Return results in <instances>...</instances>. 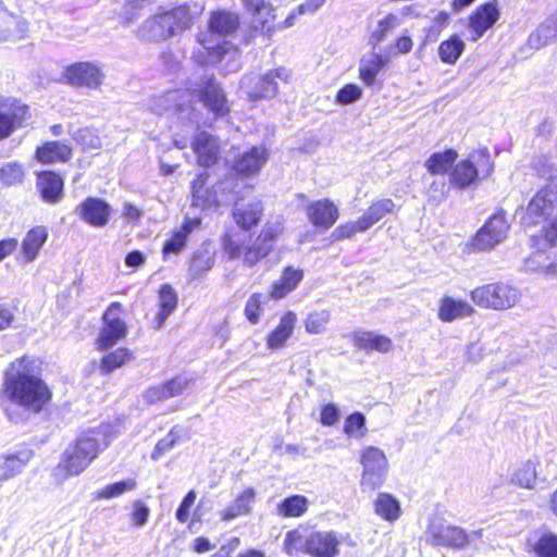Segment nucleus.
Returning a JSON list of instances; mask_svg holds the SVG:
<instances>
[{
    "mask_svg": "<svg viewBox=\"0 0 557 557\" xmlns=\"http://www.w3.org/2000/svg\"><path fill=\"white\" fill-rule=\"evenodd\" d=\"M51 392L41 379V361L24 356L15 359L4 372L2 397L8 403L5 412L11 420L18 414L12 409L16 406L24 412L39 413L51 399Z\"/></svg>",
    "mask_w": 557,
    "mask_h": 557,
    "instance_id": "1",
    "label": "nucleus"
},
{
    "mask_svg": "<svg viewBox=\"0 0 557 557\" xmlns=\"http://www.w3.org/2000/svg\"><path fill=\"white\" fill-rule=\"evenodd\" d=\"M239 25L238 16L226 11H218L211 15L209 30L198 34L197 40L207 53L202 51L195 52V59L202 65L216 64L224 54L230 52V42L222 40L214 44L213 36H225L232 34Z\"/></svg>",
    "mask_w": 557,
    "mask_h": 557,
    "instance_id": "2",
    "label": "nucleus"
},
{
    "mask_svg": "<svg viewBox=\"0 0 557 557\" xmlns=\"http://www.w3.org/2000/svg\"><path fill=\"white\" fill-rule=\"evenodd\" d=\"M106 446L107 442L100 443L94 432L85 433L65 449L58 469L63 470L65 476L78 475Z\"/></svg>",
    "mask_w": 557,
    "mask_h": 557,
    "instance_id": "3",
    "label": "nucleus"
},
{
    "mask_svg": "<svg viewBox=\"0 0 557 557\" xmlns=\"http://www.w3.org/2000/svg\"><path fill=\"white\" fill-rule=\"evenodd\" d=\"M494 171V162L487 148L471 152L458 162L450 174V183L458 188L471 186L481 176L485 178Z\"/></svg>",
    "mask_w": 557,
    "mask_h": 557,
    "instance_id": "4",
    "label": "nucleus"
},
{
    "mask_svg": "<svg viewBox=\"0 0 557 557\" xmlns=\"http://www.w3.org/2000/svg\"><path fill=\"white\" fill-rule=\"evenodd\" d=\"M472 301L485 309L507 310L520 300V290L508 283H490L476 287L470 294Z\"/></svg>",
    "mask_w": 557,
    "mask_h": 557,
    "instance_id": "5",
    "label": "nucleus"
},
{
    "mask_svg": "<svg viewBox=\"0 0 557 557\" xmlns=\"http://www.w3.org/2000/svg\"><path fill=\"white\" fill-rule=\"evenodd\" d=\"M290 72L285 67L269 71L263 75H246L240 81V91L249 100L272 99L278 91L280 83L287 84Z\"/></svg>",
    "mask_w": 557,
    "mask_h": 557,
    "instance_id": "6",
    "label": "nucleus"
},
{
    "mask_svg": "<svg viewBox=\"0 0 557 557\" xmlns=\"http://www.w3.org/2000/svg\"><path fill=\"white\" fill-rule=\"evenodd\" d=\"M557 207V183L549 182L531 198L521 216V224L529 228L543 224L553 216Z\"/></svg>",
    "mask_w": 557,
    "mask_h": 557,
    "instance_id": "7",
    "label": "nucleus"
},
{
    "mask_svg": "<svg viewBox=\"0 0 557 557\" xmlns=\"http://www.w3.org/2000/svg\"><path fill=\"white\" fill-rule=\"evenodd\" d=\"M190 97L198 100L215 117L230 113V103L220 83L213 76H205L190 90Z\"/></svg>",
    "mask_w": 557,
    "mask_h": 557,
    "instance_id": "8",
    "label": "nucleus"
},
{
    "mask_svg": "<svg viewBox=\"0 0 557 557\" xmlns=\"http://www.w3.org/2000/svg\"><path fill=\"white\" fill-rule=\"evenodd\" d=\"M509 228L506 211L498 209L472 237V249L486 251L495 248L506 239Z\"/></svg>",
    "mask_w": 557,
    "mask_h": 557,
    "instance_id": "9",
    "label": "nucleus"
},
{
    "mask_svg": "<svg viewBox=\"0 0 557 557\" xmlns=\"http://www.w3.org/2000/svg\"><path fill=\"white\" fill-rule=\"evenodd\" d=\"M205 7L199 2H187L161 13L168 38L189 29L203 13Z\"/></svg>",
    "mask_w": 557,
    "mask_h": 557,
    "instance_id": "10",
    "label": "nucleus"
},
{
    "mask_svg": "<svg viewBox=\"0 0 557 557\" xmlns=\"http://www.w3.org/2000/svg\"><path fill=\"white\" fill-rule=\"evenodd\" d=\"M122 305L112 302L102 317V327L97 338V347L99 350H106L114 346L119 341L127 334V325L121 318Z\"/></svg>",
    "mask_w": 557,
    "mask_h": 557,
    "instance_id": "11",
    "label": "nucleus"
},
{
    "mask_svg": "<svg viewBox=\"0 0 557 557\" xmlns=\"http://www.w3.org/2000/svg\"><path fill=\"white\" fill-rule=\"evenodd\" d=\"M361 465L363 467L361 486L368 491L380 487L387 469V459L383 450L373 446L364 448L361 454Z\"/></svg>",
    "mask_w": 557,
    "mask_h": 557,
    "instance_id": "12",
    "label": "nucleus"
},
{
    "mask_svg": "<svg viewBox=\"0 0 557 557\" xmlns=\"http://www.w3.org/2000/svg\"><path fill=\"white\" fill-rule=\"evenodd\" d=\"M64 77L72 86L92 89L102 84L104 74L95 63L79 62L69 66Z\"/></svg>",
    "mask_w": 557,
    "mask_h": 557,
    "instance_id": "13",
    "label": "nucleus"
},
{
    "mask_svg": "<svg viewBox=\"0 0 557 557\" xmlns=\"http://www.w3.org/2000/svg\"><path fill=\"white\" fill-rule=\"evenodd\" d=\"M111 212L109 203L95 197L86 198L75 209V214L94 227L106 226L110 220Z\"/></svg>",
    "mask_w": 557,
    "mask_h": 557,
    "instance_id": "14",
    "label": "nucleus"
},
{
    "mask_svg": "<svg viewBox=\"0 0 557 557\" xmlns=\"http://www.w3.org/2000/svg\"><path fill=\"white\" fill-rule=\"evenodd\" d=\"M524 261V268L528 272L539 273L545 276L557 275V250L555 247L536 246Z\"/></svg>",
    "mask_w": 557,
    "mask_h": 557,
    "instance_id": "15",
    "label": "nucleus"
},
{
    "mask_svg": "<svg viewBox=\"0 0 557 557\" xmlns=\"http://www.w3.org/2000/svg\"><path fill=\"white\" fill-rule=\"evenodd\" d=\"M245 8L251 15V26L265 36H271L275 29L274 8L264 0H252V3H245Z\"/></svg>",
    "mask_w": 557,
    "mask_h": 557,
    "instance_id": "16",
    "label": "nucleus"
},
{
    "mask_svg": "<svg viewBox=\"0 0 557 557\" xmlns=\"http://www.w3.org/2000/svg\"><path fill=\"white\" fill-rule=\"evenodd\" d=\"M310 223L321 230H329L338 219V209L330 199H321L309 203L306 208Z\"/></svg>",
    "mask_w": 557,
    "mask_h": 557,
    "instance_id": "17",
    "label": "nucleus"
},
{
    "mask_svg": "<svg viewBox=\"0 0 557 557\" xmlns=\"http://www.w3.org/2000/svg\"><path fill=\"white\" fill-rule=\"evenodd\" d=\"M193 149L198 157V162L202 166H210L214 164L221 152L220 143L215 136L208 132H199L194 141Z\"/></svg>",
    "mask_w": 557,
    "mask_h": 557,
    "instance_id": "18",
    "label": "nucleus"
},
{
    "mask_svg": "<svg viewBox=\"0 0 557 557\" xmlns=\"http://www.w3.org/2000/svg\"><path fill=\"white\" fill-rule=\"evenodd\" d=\"M29 117L28 107L17 101L0 111V140L9 137Z\"/></svg>",
    "mask_w": 557,
    "mask_h": 557,
    "instance_id": "19",
    "label": "nucleus"
},
{
    "mask_svg": "<svg viewBox=\"0 0 557 557\" xmlns=\"http://www.w3.org/2000/svg\"><path fill=\"white\" fill-rule=\"evenodd\" d=\"M268 157V150L264 147H252L238 157L233 169L242 176L256 175L265 164Z\"/></svg>",
    "mask_w": 557,
    "mask_h": 557,
    "instance_id": "20",
    "label": "nucleus"
},
{
    "mask_svg": "<svg viewBox=\"0 0 557 557\" xmlns=\"http://www.w3.org/2000/svg\"><path fill=\"white\" fill-rule=\"evenodd\" d=\"M351 342L356 348L368 352L387 354L394 347L393 341L388 336L364 330L355 331L351 334Z\"/></svg>",
    "mask_w": 557,
    "mask_h": 557,
    "instance_id": "21",
    "label": "nucleus"
},
{
    "mask_svg": "<svg viewBox=\"0 0 557 557\" xmlns=\"http://www.w3.org/2000/svg\"><path fill=\"white\" fill-rule=\"evenodd\" d=\"M339 543L334 532H312L309 534L308 554L312 557H336Z\"/></svg>",
    "mask_w": 557,
    "mask_h": 557,
    "instance_id": "22",
    "label": "nucleus"
},
{
    "mask_svg": "<svg viewBox=\"0 0 557 557\" xmlns=\"http://www.w3.org/2000/svg\"><path fill=\"white\" fill-rule=\"evenodd\" d=\"M263 214V205L261 200L253 199L249 202L237 201L233 207V218L238 226L244 230H250L256 226Z\"/></svg>",
    "mask_w": 557,
    "mask_h": 557,
    "instance_id": "23",
    "label": "nucleus"
},
{
    "mask_svg": "<svg viewBox=\"0 0 557 557\" xmlns=\"http://www.w3.org/2000/svg\"><path fill=\"white\" fill-rule=\"evenodd\" d=\"M433 545L465 547L468 544V534L459 527L437 525L430 529Z\"/></svg>",
    "mask_w": 557,
    "mask_h": 557,
    "instance_id": "24",
    "label": "nucleus"
},
{
    "mask_svg": "<svg viewBox=\"0 0 557 557\" xmlns=\"http://www.w3.org/2000/svg\"><path fill=\"white\" fill-rule=\"evenodd\" d=\"M391 62V54L381 53L372 48L360 61L359 77L367 85L372 86L380 71Z\"/></svg>",
    "mask_w": 557,
    "mask_h": 557,
    "instance_id": "25",
    "label": "nucleus"
},
{
    "mask_svg": "<svg viewBox=\"0 0 557 557\" xmlns=\"http://www.w3.org/2000/svg\"><path fill=\"white\" fill-rule=\"evenodd\" d=\"M36 186L42 200L48 203H57L63 197V180L54 172L39 173Z\"/></svg>",
    "mask_w": 557,
    "mask_h": 557,
    "instance_id": "26",
    "label": "nucleus"
},
{
    "mask_svg": "<svg viewBox=\"0 0 557 557\" xmlns=\"http://www.w3.org/2000/svg\"><path fill=\"white\" fill-rule=\"evenodd\" d=\"M499 17V10L495 2L486 3L478 8L475 13L470 17L469 26L474 32L473 40L481 37L488 28H491Z\"/></svg>",
    "mask_w": 557,
    "mask_h": 557,
    "instance_id": "27",
    "label": "nucleus"
},
{
    "mask_svg": "<svg viewBox=\"0 0 557 557\" xmlns=\"http://www.w3.org/2000/svg\"><path fill=\"white\" fill-rule=\"evenodd\" d=\"M302 277V270L293 267L285 268L280 280L271 285L270 297L276 300L284 298L298 286Z\"/></svg>",
    "mask_w": 557,
    "mask_h": 557,
    "instance_id": "28",
    "label": "nucleus"
},
{
    "mask_svg": "<svg viewBox=\"0 0 557 557\" xmlns=\"http://www.w3.org/2000/svg\"><path fill=\"white\" fill-rule=\"evenodd\" d=\"M255 490L248 487L244 490L227 507L221 512L222 521H231L240 516H246L251 511V505L255 502Z\"/></svg>",
    "mask_w": 557,
    "mask_h": 557,
    "instance_id": "29",
    "label": "nucleus"
},
{
    "mask_svg": "<svg viewBox=\"0 0 557 557\" xmlns=\"http://www.w3.org/2000/svg\"><path fill=\"white\" fill-rule=\"evenodd\" d=\"M297 322V315L293 311L285 312L278 325L269 334L267 344L271 349H277L284 346L292 336Z\"/></svg>",
    "mask_w": 557,
    "mask_h": 557,
    "instance_id": "30",
    "label": "nucleus"
},
{
    "mask_svg": "<svg viewBox=\"0 0 557 557\" xmlns=\"http://www.w3.org/2000/svg\"><path fill=\"white\" fill-rule=\"evenodd\" d=\"M178 298L172 286L164 284L159 290V310L153 320V327L160 330L165 320L174 312L177 307Z\"/></svg>",
    "mask_w": 557,
    "mask_h": 557,
    "instance_id": "31",
    "label": "nucleus"
},
{
    "mask_svg": "<svg viewBox=\"0 0 557 557\" xmlns=\"http://www.w3.org/2000/svg\"><path fill=\"white\" fill-rule=\"evenodd\" d=\"M47 237L48 233L44 226H36L32 228L23 239L22 251L20 255L21 260L25 263L34 261L46 243Z\"/></svg>",
    "mask_w": 557,
    "mask_h": 557,
    "instance_id": "32",
    "label": "nucleus"
},
{
    "mask_svg": "<svg viewBox=\"0 0 557 557\" xmlns=\"http://www.w3.org/2000/svg\"><path fill=\"white\" fill-rule=\"evenodd\" d=\"M474 313V308L465 300L444 297L441 300L438 318L443 322H453L456 319L467 318Z\"/></svg>",
    "mask_w": 557,
    "mask_h": 557,
    "instance_id": "33",
    "label": "nucleus"
},
{
    "mask_svg": "<svg viewBox=\"0 0 557 557\" xmlns=\"http://www.w3.org/2000/svg\"><path fill=\"white\" fill-rule=\"evenodd\" d=\"M30 458L32 453L29 450L0 456V483L21 473Z\"/></svg>",
    "mask_w": 557,
    "mask_h": 557,
    "instance_id": "34",
    "label": "nucleus"
},
{
    "mask_svg": "<svg viewBox=\"0 0 557 557\" xmlns=\"http://www.w3.org/2000/svg\"><path fill=\"white\" fill-rule=\"evenodd\" d=\"M200 225L198 218L187 219L178 231H175L172 237L165 242L162 252L164 256L169 253L181 252L185 245L188 235Z\"/></svg>",
    "mask_w": 557,
    "mask_h": 557,
    "instance_id": "35",
    "label": "nucleus"
},
{
    "mask_svg": "<svg viewBox=\"0 0 557 557\" xmlns=\"http://www.w3.org/2000/svg\"><path fill=\"white\" fill-rule=\"evenodd\" d=\"M38 161L44 163L65 162L72 157V149L61 141H48L36 151Z\"/></svg>",
    "mask_w": 557,
    "mask_h": 557,
    "instance_id": "36",
    "label": "nucleus"
},
{
    "mask_svg": "<svg viewBox=\"0 0 557 557\" xmlns=\"http://www.w3.org/2000/svg\"><path fill=\"white\" fill-rule=\"evenodd\" d=\"M401 18L396 13H388L384 17L380 18L375 25L371 28L369 35V45L372 48H376L394 29L399 27Z\"/></svg>",
    "mask_w": 557,
    "mask_h": 557,
    "instance_id": "37",
    "label": "nucleus"
},
{
    "mask_svg": "<svg viewBox=\"0 0 557 557\" xmlns=\"http://www.w3.org/2000/svg\"><path fill=\"white\" fill-rule=\"evenodd\" d=\"M395 203L391 199H381L372 203L361 216V228H370L386 214L393 213Z\"/></svg>",
    "mask_w": 557,
    "mask_h": 557,
    "instance_id": "38",
    "label": "nucleus"
},
{
    "mask_svg": "<svg viewBox=\"0 0 557 557\" xmlns=\"http://www.w3.org/2000/svg\"><path fill=\"white\" fill-rule=\"evenodd\" d=\"M536 479V465L529 460L515 469L510 476V482L521 488L532 490L535 487Z\"/></svg>",
    "mask_w": 557,
    "mask_h": 557,
    "instance_id": "39",
    "label": "nucleus"
},
{
    "mask_svg": "<svg viewBox=\"0 0 557 557\" xmlns=\"http://www.w3.org/2000/svg\"><path fill=\"white\" fill-rule=\"evenodd\" d=\"M137 34L145 40H164L168 39L165 28L163 27L161 13L148 17L138 28Z\"/></svg>",
    "mask_w": 557,
    "mask_h": 557,
    "instance_id": "40",
    "label": "nucleus"
},
{
    "mask_svg": "<svg viewBox=\"0 0 557 557\" xmlns=\"http://www.w3.org/2000/svg\"><path fill=\"white\" fill-rule=\"evenodd\" d=\"M457 152L453 149L435 152L426 159L424 165L431 174H444L457 159Z\"/></svg>",
    "mask_w": 557,
    "mask_h": 557,
    "instance_id": "41",
    "label": "nucleus"
},
{
    "mask_svg": "<svg viewBox=\"0 0 557 557\" xmlns=\"http://www.w3.org/2000/svg\"><path fill=\"white\" fill-rule=\"evenodd\" d=\"M134 358L133 352L127 348H117L103 356L99 370L102 374H109Z\"/></svg>",
    "mask_w": 557,
    "mask_h": 557,
    "instance_id": "42",
    "label": "nucleus"
},
{
    "mask_svg": "<svg viewBox=\"0 0 557 557\" xmlns=\"http://www.w3.org/2000/svg\"><path fill=\"white\" fill-rule=\"evenodd\" d=\"M463 50L465 42L457 35H454L440 45L438 55L443 62L454 64L459 59Z\"/></svg>",
    "mask_w": 557,
    "mask_h": 557,
    "instance_id": "43",
    "label": "nucleus"
},
{
    "mask_svg": "<svg viewBox=\"0 0 557 557\" xmlns=\"http://www.w3.org/2000/svg\"><path fill=\"white\" fill-rule=\"evenodd\" d=\"M557 39V28L552 18H547L531 35L529 41L531 46L539 49Z\"/></svg>",
    "mask_w": 557,
    "mask_h": 557,
    "instance_id": "44",
    "label": "nucleus"
},
{
    "mask_svg": "<svg viewBox=\"0 0 557 557\" xmlns=\"http://www.w3.org/2000/svg\"><path fill=\"white\" fill-rule=\"evenodd\" d=\"M331 321V312L326 309L314 310L308 313L304 321L305 330L309 334H322Z\"/></svg>",
    "mask_w": 557,
    "mask_h": 557,
    "instance_id": "45",
    "label": "nucleus"
},
{
    "mask_svg": "<svg viewBox=\"0 0 557 557\" xmlns=\"http://www.w3.org/2000/svg\"><path fill=\"white\" fill-rule=\"evenodd\" d=\"M375 512L388 521L399 517V503L388 494H380L374 503Z\"/></svg>",
    "mask_w": 557,
    "mask_h": 557,
    "instance_id": "46",
    "label": "nucleus"
},
{
    "mask_svg": "<svg viewBox=\"0 0 557 557\" xmlns=\"http://www.w3.org/2000/svg\"><path fill=\"white\" fill-rule=\"evenodd\" d=\"M308 499L301 495L286 498L277 508V513L283 517H300L307 511Z\"/></svg>",
    "mask_w": 557,
    "mask_h": 557,
    "instance_id": "47",
    "label": "nucleus"
},
{
    "mask_svg": "<svg viewBox=\"0 0 557 557\" xmlns=\"http://www.w3.org/2000/svg\"><path fill=\"white\" fill-rule=\"evenodd\" d=\"M309 534L305 535L299 530H292L287 532L284 540V550L289 556L296 555L300 552L308 554L309 548Z\"/></svg>",
    "mask_w": 557,
    "mask_h": 557,
    "instance_id": "48",
    "label": "nucleus"
},
{
    "mask_svg": "<svg viewBox=\"0 0 557 557\" xmlns=\"http://www.w3.org/2000/svg\"><path fill=\"white\" fill-rule=\"evenodd\" d=\"M272 249L270 245L256 238L252 245L246 246L243 250V262L247 267L256 265L261 259L265 258Z\"/></svg>",
    "mask_w": 557,
    "mask_h": 557,
    "instance_id": "49",
    "label": "nucleus"
},
{
    "mask_svg": "<svg viewBox=\"0 0 557 557\" xmlns=\"http://www.w3.org/2000/svg\"><path fill=\"white\" fill-rule=\"evenodd\" d=\"M24 166L20 162H8L0 168V181L5 186L21 184L24 180Z\"/></svg>",
    "mask_w": 557,
    "mask_h": 557,
    "instance_id": "50",
    "label": "nucleus"
},
{
    "mask_svg": "<svg viewBox=\"0 0 557 557\" xmlns=\"http://www.w3.org/2000/svg\"><path fill=\"white\" fill-rule=\"evenodd\" d=\"M344 433L349 437L360 440L367 434L366 417L361 412L348 416L344 423Z\"/></svg>",
    "mask_w": 557,
    "mask_h": 557,
    "instance_id": "51",
    "label": "nucleus"
},
{
    "mask_svg": "<svg viewBox=\"0 0 557 557\" xmlns=\"http://www.w3.org/2000/svg\"><path fill=\"white\" fill-rule=\"evenodd\" d=\"M537 557H557V535L545 533L533 545Z\"/></svg>",
    "mask_w": 557,
    "mask_h": 557,
    "instance_id": "52",
    "label": "nucleus"
},
{
    "mask_svg": "<svg viewBox=\"0 0 557 557\" xmlns=\"http://www.w3.org/2000/svg\"><path fill=\"white\" fill-rule=\"evenodd\" d=\"M136 481L134 479H127L121 482H116L110 485H107L99 492H97L98 499H110L113 497H117L125 492L133 491L136 487Z\"/></svg>",
    "mask_w": 557,
    "mask_h": 557,
    "instance_id": "53",
    "label": "nucleus"
},
{
    "mask_svg": "<svg viewBox=\"0 0 557 557\" xmlns=\"http://www.w3.org/2000/svg\"><path fill=\"white\" fill-rule=\"evenodd\" d=\"M541 233L539 236L533 237L534 246L542 245V240L545 243V247H554L557 244V218L549 219V221L541 224Z\"/></svg>",
    "mask_w": 557,
    "mask_h": 557,
    "instance_id": "54",
    "label": "nucleus"
},
{
    "mask_svg": "<svg viewBox=\"0 0 557 557\" xmlns=\"http://www.w3.org/2000/svg\"><path fill=\"white\" fill-rule=\"evenodd\" d=\"M282 232L283 221L280 216H277L276 219L268 221L264 224L257 238H259L262 243L270 245V248L272 249L273 244L276 242Z\"/></svg>",
    "mask_w": 557,
    "mask_h": 557,
    "instance_id": "55",
    "label": "nucleus"
},
{
    "mask_svg": "<svg viewBox=\"0 0 557 557\" xmlns=\"http://www.w3.org/2000/svg\"><path fill=\"white\" fill-rule=\"evenodd\" d=\"M213 267V260L206 252L195 253L189 264V275L196 280Z\"/></svg>",
    "mask_w": 557,
    "mask_h": 557,
    "instance_id": "56",
    "label": "nucleus"
},
{
    "mask_svg": "<svg viewBox=\"0 0 557 557\" xmlns=\"http://www.w3.org/2000/svg\"><path fill=\"white\" fill-rule=\"evenodd\" d=\"M73 137L84 150H98L101 148L100 137L90 128L78 129L74 133Z\"/></svg>",
    "mask_w": 557,
    "mask_h": 557,
    "instance_id": "57",
    "label": "nucleus"
},
{
    "mask_svg": "<svg viewBox=\"0 0 557 557\" xmlns=\"http://www.w3.org/2000/svg\"><path fill=\"white\" fill-rule=\"evenodd\" d=\"M263 295L260 293L252 294L245 305V315L249 322L257 324L262 311Z\"/></svg>",
    "mask_w": 557,
    "mask_h": 557,
    "instance_id": "58",
    "label": "nucleus"
},
{
    "mask_svg": "<svg viewBox=\"0 0 557 557\" xmlns=\"http://www.w3.org/2000/svg\"><path fill=\"white\" fill-rule=\"evenodd\" d=\"M368 228H361V216L355 222H348L336 227L331 238L333 240H341L352 237L357 232H366Z\"/></svg>",
    "mask_w": 557,
    "mask_h": 557,
    "instance_id": "59",
    "label": "nucleus"
},
{
    "mask_svg": "<svg viewBox=\"0 0 557 557\" xmlns=\"http://www.w3.org/2000/svg\"><path fill=\"white\" fill-rule=\"evenodd\" d=\"M208 175L207 173H201L194 180L191 185V194H193V205L207 207L211 205L210 199H205L203 197V187L206 185Z\"/></svg>",
    "mask_w": 557,
    "mask_h": 557,
    "instance_id": "60",
    "label": "nucleus"
},
{
    "mask_svg": "<svg viewBox=\"0 0 557 557\" xmlns=\"http://www.w3.org/2000/svg\"><path fill=\"white\" fill-rule=\"evenodd\" d=\"M149 515H150V509L145 503H143L141 500L133 502L131 519H132L134 527H136V528L144 527L148 521Z\"/></svg>",
    "mask_w": 557,
    "mask_h": 557,
    "instance_id": "61",
    "label": "nucleus"
},
{
    "mask_svg": "<svg viewBox=\"0 0 557 557\" xmlns=\"http://www.w3.org/2000/svg\"><path fill=\"white\" fill-rule=\"evenodd\" d=\"M362 96V90L359 86L348 84L344 86L336 96V102L341 104H349L359 100Z\"/></svg>",
    "mask_w": 557,
    "mask_h": 557,
    "instance_id": "62",
    "label": "nucleus"
},
{
    "mask_svg": "<svg viewBox=\"0 0 557 557\" xmlns=\"http://www.w3.org/2000/svg\"><path fill=\"white\" fill-rule=\"evenodd\" d=\"M177 440L178 434L175 432V429L171 430L164 438L160 440L157 443L156 448L151 454V458L153 460H158L162 454L169 451L174 447Z\"/></svg>",
    "mask_w": 557,
    "mask_h": 557,
    "instance_id": "63",
    "label": "nucleus"
},
{
    "mask_svg": "<svg viewBox=\"0 0 557 557\" xmlns=\"http://www.w3.org/2000/svg\"><path fill=\"white\" fill-rule=\"evenodd\" d=\"M341 418V411L334 404L325 405L320 414V422L325 426L335 425Z\"/></svg>",
    "mask_w": 557,
    "mask_h": 557,
    "instance_id": "64",
    "label": "nucleus"
}]
</instances>
